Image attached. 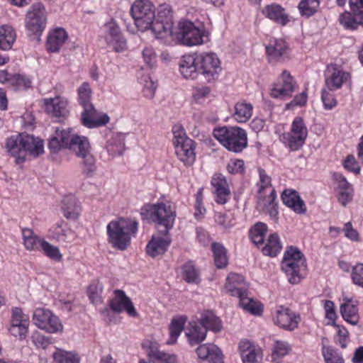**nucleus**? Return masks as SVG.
Returning a JSON list of instances; mask_svg holds the SVG:
<instances>
[{"label":"nucleus","mask_w":363,"mask_h":363,"mask_svg":"<svg viewBox=\"0 0 363 363\" xmlns=\"http://www.w3.org/2000/svg\"><path fill=\"white\" fill-rule=\"evenodd\" d=\"M322 354L325 363H345L342 354L330 346L324 345Z\"/></svg>","instance_id":"obj_50"},{"label":"nucleus","mask_w":363,"mask_h":363,"mask_svg":"<svg viewBox=\"0 0 363 363\" xmlns=\"http://www.w3.org/2000/svg\"><path fill=\"white\" fill-rule=\"evenodd\" d=\"M138 224L128 218L111 221L107 225L108 242L116 249L125 250L130 243L131 235L138 230Z\"/></svg>","instance_id":"obj_3"},{"label":"nucleus","mask_w":363,"mask_h":363,"mask_svg":"<svg viewBox=\"0 0 363 363\" xmlns=\"http://www.w3.org/2000/svg\"><path fill=\"white\" fill-rule=\"evenodd\" d=\"M257 208L262 213L269 215L272 220H278L279 211L277 202H267L265 200L259 199Z\"/></svg>","instance_id":"obj_49"},{"label":"nucleus","mask_w":363,"mask_h":363,"mask_svg":"<svg viewBox=\"0 0 363 363\" xmlns=\"http://www.w3.org/2000/svg\"><path fill=\"white\" fill-rule=\"evenodd\" d=\"M48 147L51 154L58 153L62 149H67L82 159L81 167L83 174L90 176L96 170V160L91 153L89 139L74 132L71 128H56L51 135Z\"/></svg>","instance_id":"obj_2"},{"label":"nucleus","mask_w":363,"mask_h":363,"mask_svg":"<svg viewBox=\"0 0 363 363\" xmlns=\"http://www.w3.org/2000/svg\"><path fill=\"white\" fill-rule=\"evenodd\" d=\"M63 325L60 318L47 310V333H62Z\"/></svg>","instance_id":"obj_52"},{"label":"nucleus","mask_w":363,"mask_h":363,"mask_svg":"<svg viewBox=\"0 0 363 363\" xmlns=\"http://www.w3.org/2000/svg\"><path fill=\"white\" fill-rule=\"evenodd\" d=\"M288 45L282 39L271 40L266 46V52L269 62L282 61L286 57Z\"/></svg>","instance_id":"obj_27"},{"label":"nucleus","mask_w":363,"mask_h":363,"mask_svg":"<svg viewBox=\"0 0 363 363\" xmlns=\"http://www.w3.org/2000/svg\"><path fill=\"white\" fill-rule=\"evenodd\" d=\"M308 129L303 118L296 117L291 124V130L283 135L284 143L291 151L299 150L305 143Z\"/></svg>","instance_id":"obj_9"},{"label":"nucleus","mask_w":363,"mask_h":363,"mask_svg":"<svg viewBox=\"0 0 363 363\" xmlns=\"http://www.w3.org/2000/svg\"><path fill=\"white\" fill-rule=\"evenodd\" d=\"M350 77V74L337 69H334L330 75L326 77L325 83L330 90L340 89L342 84Z\"/></svg>","instance_id":"obj_36"},{"label":"nucleus","mask_w":363,"mask_h":363,"mask_svg":"<svg viewBox=\"0 0 363 363\" xmlns=\"http://www.w3.org/2000/svg\"><path fill=\"white\" fill-rule=\"evenodd\" d=\"M225 290L230 296L240 298L247 293V285L241 274L230 273L226 279Z\"/></svg>","instance_id":"obj_25"},{"label":"nucleus","mask_w":363,"mask_h":363,"mask_svg":"<svg viewBox=\"0 0 363 363\" xmlns=\"http://www.w3.org/2000/svg\"><path fill=\"white\" fill-rule=\"evenodd\" d=\"M200 363H224L221 350L214 344H203L196 349Z\"/></svg>","instance_id":"obj_21"},{"label":"nucleus","mask_w":363,"mask_h":363,"mask_svg":"<svg viewBox=\"0 0 363 363\" xmlns=\"http://www.w3.org/2000/svg\"><path fill=\"white\" fill-rule=\"evenodd\" d=\"M102 291L103 284L99 281H94L88 288V296L90 301L95 305L101 303Z\"/></svg>","instance_id":"obj_51"},{"label":"nucleus","mask_w":363,"mask_h":363,"mask_svg":"<svg viewBox=\"0 0 363 363\" xmlns=\"http://www.w3.org/2000/svg\"><path fill=\"white\" fill-rule=\"evenodd\" d=\"M197 53L184 55L179 60V72L181 74L189 79H195L199 74V69L197 64Z\"/></svg>","instance_id":"obj_23"},{"label":"nucleus","mask_w":363,"mask_h":363,"mask_svg":"<svg viewBox=\"0 0 363 363\" xmlns=\"http://www.w3.org/2000/svg\"><path fill=\"white\" fill-rule=\"evenodd\" d=\"M290 349V346L286 342L276 341L272 353V361L278 362L280 358L289 353Z\"/></svg>","instance_id":"obj_53"},{"label":"nucleus","mask_w":363,"mask_h":363,"mask_svg":"<svg viewBox=\"0 0 363 363\" xmlns=\"http://www.w3.org/2000/svg\"><path fill=\"white\" fill-rule=\"evenodd\" d=\"M52 357L57 363H80V357L78 354L62 349H56L52 354Z\"/></svg>","instance_id":"obj_44"},{"label":"nucleus","mask_w":363,"mask_h":363,"mask_svg":"<svg viewBox=\"0 0 363 363\" xmlns=\"http://www.w3.org/2000/svg\"><path fill=\"white\" fill-rule=\"evenodd\" d=\"M321 99L325 109L330 110L334 108L337 101L334 96L325 90L322 91Z\"/></svg>","instance_id":"obj_63"},{"label":"nucleus","mask_w":363,"mask_h":363,"mask_svg":"<svg viewBox=\"0 0 363 363\" xmlns=\"http://www.w3.org/2000/svg\"><path fill=\"white\" fill-rule=\"evenodd\" d=\"M240 305L241 307L253 315H260L262 311V307L259 302L255 301L253 298L247 296V293L240 296Z\"/></svg>","instance_id":"obj_45"},{"label":"nucleus","mask_w":363,"mask_h":363,"mask_svg":"<svg viewBox=\"0 0 363 363\" xmlns=\"http://www.w3.org/2000/svg\"><path fill=\"white\" fill-rule=\"evenodd\" d=\"M142 56L145 63L150 68H152L156 64V54L152 47H145L143 52Z\"/></svg>","instance_id":"obj_58"},{"label":"nucleus","mask_w":363,"mask_h":363,"mask_svg":"<svg viewBox=\"0 0 363 363\" xmlns=\"http://www.w3.org/2000/svg\"><path fill=\"white\" fill-rule=\"evenodd\" d=\"M177 35L178 40L184 45L194 46L203 43L201 30L191 21L180 22Z\"/></svg>","instance_id":"obj_13"},{"label":"nucleus","mask_w":363,"mask_h":363,"mask_svg":"<svg viewBox=\"0 0 363 363\" xmlns=\"http://www.w3.org/2000/svg\"><path fill=\"white\" fill-rule=\"evenodd\" d=\"M104 40L107 45L116 52L124 51L127 48L126 40L116 21L111 20L104 25Z\"/></svg>","instance_id":"obj_12"},{"label":"nucleus","mask_w":363,"mask_h":363,"mask_svg":"<svg viewBox=\"0 0 363 363\" xmlns=\"http://www.w3.org/2000/svg\"><path fill=\"white\" fill-rule=\"evenodd\" d=\"M215 264L218 269L225 268L228 263L227 251L224 246L218 242L212 243Z\"/></svg>","instance_id":"obj_41"},{"label":"nucleus","mask_w":363,"mask_h":363,"mask_svg":"<svg viewBox=\"0 0 363 363\" xmlns=\"http://www.w3.org/2000/svg\"><path fill=\"white\" fill-rule=\"evenodd\" d=\"M171 238L165 235L164 238L152 236L146 247L147 254L152 258L163 255L171 243Z\"/></svg>","instance_id":"obj_30"},{"label":"nucleus","mask_w":363,"mask_h":363,"mask_svg":"<svg viewBox=\"0 0 363 363\" xmlns=\"http://www.w3.org/2000/svg\"><path fill=\"white\" fill-rule=\"evenodd\" d=\"M78 101L84 109L90 108L93 104L91 102V89L88 82H84L78 88Z\"/></svg>","instance_id":"obj_47"},{"label":"nucleus","mask_w":363,"mask_h":363,"mask_svg":"<svg viewBox=\"0 0 363 363\" xmlns=\"http://www.w3.org/2000/svg\"><path fill=\"white\" fill-rule=\"evenodd\" d=\"M197 64L199 74H202L208 82L216 80L221 70L220 61L214 52L197 53Z\"/></svg>","instance_id":"obj_10"},{"label":"nucleus","mask_w":363,"mask_h":363,"mask_svg":"<svg viewBox=\"0 0 363 363\" xmlns=\"http://www.w3.org/2000/svg\"><path fill=\"white\" fill-rule=\"evenodd\" d=\"M211 94V89L207 86H197L192 89V99L196 103H203L209 98Z\"/></svg>","instance_id":"obj_55"},{"label":"nucleus","mask_w":363,"mask_h":363,"mask_svg":"<svg viewBox=\"0 0 363 363\" xmlns=\"http://www.w3.org/2000/svg\"><path fill=\"white\" fill-rule=\"evenodd\" d=\"M351 12L340 15V22L346 28L355 30L363 26V0H350Z\"/></svg>","instance_id":"obj_14"},{"label":"nucleus","mask_w":363,"mask_h":363,"mask_svg":"<svg viewBox=\"0 0 363 363\" xmlns=\"http://www.w3.org/2000/svg\"><path fill=\"white\" fill-rule=\"evenodd\" d=\"M140 214L143 219L163 226L164 229L161 233L164 235H168L169 231L173 228L176 218L174 208L162 202L145 205L141 208Z\"/></svg>","instance_id":"obj_4"},{"label":"nucleus","mask_w":363,"mask_h":363,"mask_svg":"<svg viewBox=\"0 0 363 363\" xmlns=\"http://www.w3.org/2000/svg\"><path fill=\"white\" fill-rule=\"evenodd\" d=\"M213 136L228 150L238 153L247 146L246 131L239 127H221L213 130Z\"/></svg>","instance_id":"obj_6"},{"label":"nucleus","mask_w":363,"mask_h":363,"mask_svg":"<svg viewBox=\"0 0 363 363\" xmlns=\"http://www.w3.org/2000/svg\"><path fill=\"white\" fill-rule=\"evenodd\" d=\"M21 133L11 135L5 140L4 147L9 155L15 158L16 164L25 162V153L21 147Z\"/></svg>","instance_id":"obj_29"},{"label":"nucleus","mask_w":363,"mask_h":363,"mask_svg":"<svg viewBox=\"0 0 363 363\" xmlns=\"http://www.w3.org/2000/svg\"><path fill=\"white\" fill-rule=\"evenodd\" d=\"M281 244L277 233L270 235L267 242L262 247V251L264 255L275 257L281 250Z\"/></svg>","instance_id":"obj_43"},{"label":"nucleus","mask_w":363,"mask_h":363,"mask_svg":"<svg viewBox=\"0 0 363 363\" xmlns=\"http://www.w3.org/2000/svg\"><path fill=\"white\" fill-rule=\"evenodd\" d=\"M174 144L178 159L185 166H191L196 160L195 142L186 136L184 130L179 126L173 128Z\"/></svg>","instance_id":"obj_8"},{"label":"nucleus","mask_w":363,"mask_h":363,"mask_svg":"<svg viewBox=\"0 0 363 363\" xmlns=\"http://www.w3.org/2000/svg\"><path fill=\"white\" fill-rule=\"evenodd\" d=\"M16 40L14 28L9 25L0 26V50H9Z\"/></svg>","instance_id":"obj_34"},{"label":"nucleus","mask_w":363,"mask_h":363,"mask_svg":"<svg viewBox=\"0 0 363 363\" xmlns=\"http://www.w3.org/2000/svg\"><path fill=\"white\" fill-rule=\"evenodd\" d=\"M82 211L81 203L74 196L68 195L62 200L61 211L67 220L70 221L77 220Z\"/></svg>","instance_id":"obj_24"},{"label":"nucleus","mask_w":363,"mask_h":363,"mask_svg":"<svg viewBox=\"0 0 363 363\" xmlns=\"http://www.w3.org/2000/svg\"><path fill=\"white\" fill-rule=\"evenodd\" d=\"M281 200L284 205L298 214H304L306 206L298 193L291 189H285L281 194Z\"/></svg>","instance_id":"obj_26"},{"label":"nucleus","mask_w":363,"mask_h":363,"mask_svg":"<svg viewBox=\"0 0 363 363\" xmlns=\"http://www.w3.org/2000/svg\"><path fill=\"white\" fill-rule=\"evenodd\" d=\"M253 106L250 103L245 101L238 102L235 105L234 118L239 123L247 122L252 116Z\"/></svg>","instance_id":"obj_37"},{"label":"nucleus","mask_w":363,"mask_h":363,"mask_svg":"<svg viewBox=\"0 0 363 363\" xmlns=\"http://www.w3.org/2000/svg\"><path fill=\"white\" fill-rule=\"evenodd\" d=\"M115 297L109 303L110 308L116 313H121L125 311L130 317H137L138 315L131 300L128 297L125 292L120 289L114 291Z\"/></svg>","instance_id":"obj_17"},{"label":"nucleus","mask_w":363,"mask_h":363,"mask_svg":"<svg viewBox=\"0 0 363 363\" xmlns=\"http://www.w3.org/2000/svg\"><path fill=\"white\" fill-rule=\"evenodd\" d=\"M319 6L320 0H301L298 8L301 16L310 17L318 11Z\"/></svg>","instance_id":"obj_48"},{"label":"nucleus","mask_w":363,"mask_h":363,"mask_svg":"<svg viewBox=\"0 0 363 363\" xmlns=\"http://www.w3.org/2000/svg\"><path fill=\"white\" fill-rule=\"evenodd\" d=\"M228 172L230 174H239L244 172V161L242 160H233L227 165Z\"/></svg>","instance_id":"obj_62"},{"label":"nucleus","mask_w":363,"mask_h":363,"mask_svg":"<svg viewBox=\"0 0 363 363\" xmlns=\"http://www.w3.org/2000/svg\"><path fill=\"white\" fill-rule=\"evenodd\" d=\"M21 142L25 153V160L28 155L37 157L44 153V140L38 137L21 133Z\"/></svg>","instance_id":"obj_18"},{"label":"nucleus","mask_w":363,"mask_h":363,"mask_svg":"<svg viewBox=\"0 0 363 363\" xmlns=\"http://www.w3.org/2000/svg\"><path fill=\"white\" fill-rule=\"evenodd\" d=\"M30 81L29 79L26 78L25 76L13 74L10 78V86L14 87L15 89H26L27 88L30 86Z\"/></svg>","instance_id":"obj_56"},{"label":"nucleus","mask_w":363,"mask_h":363,"mask_svg":"<svg viewBox=\"0 0 363 363\" xmlns=\"http://www.w3.org/2000/svg\"><path fill=\"white\" fill-rule=\"evenodd\" d=\"M296 83L286 70H284L277 82L272 85L270 96L274 99H284L291 97L296 89Z\"/></svg>","instance_id":"obj_11"},{"label":"nucleus","mask_w":363,"mask_h":363,"mask_svg":"<svg viewBox=\"0 0 363 363\" xmlns=\"http://www.w3.org/2000/svg\"><path fill=\"white\" fill-rule=\"evenodd\" d=\"M281 269L292 284H298L303 279L302 273L306 269L303 254L297 247L289 246L284 252Z\"/></svg>","instance_id":"obj_5"},{"label":"nucleus","mask_w":363,"mask_h":363,"mask_svg":"<svg viewBox=\"0 0 363 363\" xmlns=\"http://www.w3.org/2000/svg\"><path fill=\"white\" fill-rule=\"evenodd\" d=\"M299 320V315L283 306H277L273 315V322L275 325L289 331L298 328Z\"/></svg>","instance_id":"obj_16"},{"label":"nucleus","mask_w":363,"mask_h":363,"mask_svg":"<svg viewBox=\"0 0 363 363\" xmlns=\"http://www.w3.org/2000/svg\"><path fill=\"white\" fill-rule=\"evenodd\" d=\"M182 277L189 284H199L201 281L200 272L193 262L188 261L182 267Z\"/></svg>","instance_id":"obj_38"},{"label":"nucleus","mask_w":363,"mask_h":363,"mask_svg":"<svg viewBox=\"0 0 363 363\" xmlns=\"http://www.w3.org/2000/svg\"><path fill=\"white\" fill-rule=\"evenodd\" d=\"M214 188L215 201L218 204H225L228 202L230 190L225 177L220 173L215 174L211 182Z\"/></svg>","instance_id":"obj_22"},{"label":"nucleus","mask_w":363,"mask_h":363,"mask_svg":"<svg viewBox=\"0 0 363 363\" xmlns=\"http://www.w3.org/2000/svg\"><path fill=\"white\" fill-rule=\"evenodd\" d=\"M130 13L139 30H151L157 39H165L173 34L172 11L169 5H161L155 16V6L150 0H135Z\"/></svg>","instance_id":"obj_1"},{"label":"nucleus","mask_w":363,"mask_h":363,"mask_svg":"<svg viewBox=\"0 0 363 363\" xmlns=\"http://www.w3.org/2000/svg\"><path fill=\"white\" fill-rule=\"evenodd\" d=\"M150 357L157 363H177V358L174 354H169L160 350H151Z\"/></svg>","instance_id":"obj_54"},{"label":"nucleus","mask_w":363,"mask_h":363,"mask_svg":"<svg viewBox=\"0 0 363 363\" xmlns=\"http://www.w3.org/2000/svg\"><path fill=\"white\" fill-rule=\"evenodd\" d=\"M23 243L28 250H40L45 252V240H40L33 235V232L29 228L22 230Z\"/></svg>","instance_id":"obj_35"},{"label":"nucleus","mask_w":363,"mask_h":363,"mask_svg":"<svg viewBox=\"0 0 363 363\" xmlns=\"http://www.w3.org/2000/svg\"><path fill=\"white\" fill-rule=\"evenodd\" d=\"M262 13L267 18L281 26H285L289 21L284 9L277 4L267 5Z\"/></svg>","instance_id":"obj_33"},{"label":"nucleus","mask_w":363,"mask_h":363,"mask_svg":"<svg viewBox=\"0 0 363 363\" xmlns=\"http://www.w3.org/2000/svg\"><path fill=\"white\" fill-rule=\"evenodd\" d=\"M28 320L23 314L21 308L15 307L12 308L11 326L9 328L10 333L15 336L22 338L28 333Z\"/></svg>","instance_id":"obj_19"},{"label":"nucleus","mask_w":363,"mask_h":363,"mask_svg":"<svg viewBox=\"0 0 363 363\" xmlns=\"http://www.w3.org/2000/svg\"><path fill=\"white\" fill-rule=\"evenodd\" d=\"M185 322L186 318L182 316L172 320L169 325V338L167 341V345H173L176 342L184 329Z\"/></svg>","instance_id":"obj_42"},{"label":"nucleus","mask_w":363,"mask_h":363,"mask_svg":"<svg viewBox=\"0 0 363 363\" xmlns=\"http://www.w3.org/2000/svg\"><path fill=\"white\" fill-rule=\"evenodd\" d=\"M81 121L84 126L94 128L106 125L109 122V117L106 113H99L91 106L84 109L81 114Z\"/></svg>","instance_id":"obj_20"},{"label":"nucleus","mask_w":363,"mask_h":363,"mask_svg":"<svg viewBox=\"0 0 363 363\" xmlns=\"http://www.w3.org/2000/svg\"><path fill=\"white\" fill-rule=\"evenodd\" d=\"M352 279L356 285L363 288V264H357L353 267Z\"/></svg>","instance_id":"obj_60"},{"label":"nucleus","mask_w":363,"mask_h":363,"mask_svg":"<svg viewBox=\"0 0 363 363\" xmlns=\"http://www.w3.org/2000/svg\"><path fill=\"white\" fill-rule=\"evenodd\" d=\"M199 321L206 328V331L210 330L217 332L221 329V321L220 318L211 311H208L203 313Z\"/></svg>","instance_id":"obj_39"},{"label":"nucleus","mask_w":363,"mask_h":363,"mask_svg":"<svg viewBox=\"0 0 363 363\" xmlns=\"http://www.w3.org/2000/svg\"><path fill=\"white\" fill-rule=\"evenodd\" d=\"M206 328L202 325L199 320L189 322L186 329V335L189 342L194 346L203 341L206 336Z\"/></svg>","instance_id":"obj_31"},{"label":"nucleus","mask_w":363,"mask_h":363,"mask_svg":"<svg viewBox=\"0 0 363 363\" xmlns=\"http://www.w3.org/2000/svg\"><path fill=\"white\" fill-rule=\"evenodd\" d=\"M340 313L343 319L354 325L359 321L357 302L350 298H344L340 305Z\"/></svg>","instance_id":"obj_32"},{"label":"nucleus","mask_w":363,"mask_h":363,"mask_svg":"<svg viewBox=\"0 0 363 363\" xmlns=\"http://www.w3.org/2000/svg\"><path fill=\"white\" fill-rule=\"evenodd\" d=\"M69 101L63 96L47 99V114L55 122H63L69 116Z\"/></svg>","instance_id":"obj_15"},{"label":"nucleus","mask_w":363,"mask_h":363,"mask_svg":"<svg viewBox=\"0 0 363 363\" xmlns=\"http://www.w3.org/2000/svg\"><path fill=\"white\" fill-rule=\"evenodd\" d=\"M307 101V94L305 91L296 95L294 99L286 105V109L293 108L294 106H302L306 104Z\"/></svg>","instance_id":"obj_64"},{"label":"nucleus","mask_w":363,"mask_h":363,"mask_svg":"<svg viewBox=\"0 0 363 363\" xmlns=\"http://www.w3.org/2000/svg\"><path fill=\"white\" fill-rule=\"evenodd\" d=\"M241 357L243 363H258L261 359V354L259 350L255 347L244 353Z\"/></svg>","instance_id":"obj_59"},{"label":"nucleus","mask_w":363,"mask_h":363,"mask_svg":"<svg viewBox=\"0 0 363 363\" xmlns=\"http://www.w3.org/2000/svg\"><path fill=\"white\" fill-rule=\"evenodd\" d=\"M33 322L38 328L45 329V309L44 308H37L34 311Z\"/></svg>","instance_id":"obj_57"},{"label":"nucleus","mask_w":363,"mask_h":363,"mask_svg":"<svg viewBox=\"0 0 363 363\" xmlns=\"http://www.w3.org/2000/svg\"><path fill=\"white\" fill-rule=\"evenodd\" d=\"M68 38L67 31L61 27H57L49 32L47 36V51L58 52Z\"/></svg>","instance_id":"obj_28"},{"label":"nucleus","mask_w":363,"mask_h":363,"mask_svg":"<svg viewBox=\"0 0 363 363\" xmlns=\"http://www.w3.org/2000/svg\"><path fill=\"white\" fill-rule=\"evenodd\" d=\"M47 257L56 262H61L63 259L62 254L59 248L47 242Z\"/></svg>","instance_id":"obj_61"},{"label":"nucleus","mask_w":363,"mask_h":363,"mask_svg":"<svg viewBox=\"0 0 363 363\" xmlns=\"http://www.w3.org/2000/svg\"><path fill=\"white\" fill-rule=\"evenodd\" d=\"M267 226L265 223L258 222L250 230V236L252 242L257 247L263 246Z\"/></svg>","instance_id":"obj_40"},{"label":"nucleus","mask_w":363,"mask_h":363,"mask_svg":"<svg viewBox=\"0 0 363 363\" xmlns=\"http://www.w3.org/2000/svg\"><path fill=\"white\" fill-rule=\"evenodd\" d=\"M45 21V9L42 3L32 5L28 11L25 19L26 34L30 41L36 44L41 42V35L44 30L43 23Z\"/></svg>","instance_id":"obj_7"},{"label":"nucleus","mask_w":363,"mask_h":363,"mask_svg":"<svg viewBox=\"0 0 363 363\" xmlns=\"http://www.w3.org/2000/svg\"><path fill=\"white\" fill-rule=\"evenodd\" d=\"M64 221H60L57 223L56 225L49 230V236L53 239H55L58 241L70 242L72 239L70 235H72V232L71 230H65L62 228V224Z\"/></svg>","instance_id":"obj_46"}]
</instances>
